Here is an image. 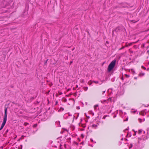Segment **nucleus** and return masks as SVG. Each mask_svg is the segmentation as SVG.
<instances>
[{
	"mask_svg": "<svg viewBox=\"0 0 149 149\" xmlns=\"http://www.w3.org/2000/svg\"><path fill=\"white\" fill-rule=\"evenodd\" d=\"M7 109L6 108L5 110V114L3 118V123H2L1 128H0V131L3 129L4 126L7 120Z\"/></svg>",
	"mask_w": 149,
	"mask_h": 149,
	"instance_id": "nucleus-1",
	"label": "nucleus"
},
{
	"mask_svg": "<svg viewBox=\"0 0 149 149\" xmlns=\"http://www.w3.org/2000/svg\"><path fill=\"white\" fill-rule=\"evenodd\" d=\"M116 62V61L114 60L112 61L110 63L108 67V72H110L113 69L115 66Z\"/></svg>",
	"mask_w": 149,
	"mask_h": 149,
	"instance_id": "nucleus-2",
	"label": "nucleus"
},
{
	"mask_svg": "<svg viewBox=\"0 0 149 149\" xmlns=\"http://www.w3.org/2000/svg\"><path fill=\"white\" fill-rule=\"evenodd\" d=\"M147 137L145 136H143L141 138H138V143L140 142V141H144L147 139Z\"/></svg>",
	"mask_w": 149,
	"mask_h": 149,
	"instance_id": "nucleus-3",
	"label": "nucleus"
},
{
	"mask_svg": "<svg viewBox=\"0 0 149 149\" xmlns=\"http://www.w3.org/2000/svg\"><path fill=\"white\" fill-rule=\"evenodd\" d=\"M146 110H143L139 112V114L143 116H144L146 114Z\"/></svg>",
	"mask_w": 149,
	"mask_h": 149,
	"instance_id": "nucleus-4",
	"label": "nucleus"
},
{
	"mask_svg": "<svg viewBox=\"0 0 149 149\" xmlns=\"http://www.w3.org/2000/svg\"><path fill=\"white\" fill-rule=\"evenodd\" d=\"M130 112L131 113L133 114H134L135 113L137 112V111L136 109H132L131 110Z\"/></svg>",
	"mask_w": 149,
	"mask_h": 149,
	"instance_id": "nucleus-5",
	"label": "nucleus"
},
{
	"mask_svg": "<svg viewBox=\"0 0 149 149\" xmlns=\"http://www.w3.org/2000/svg\"><path fill=\"white\" fill-rule=\"evenodd\" d=\"M138 120L140 123H141L145 121V119L143 118L142 119L139 118L138 119Z\"/></svg>",
	"mask_w": 149,
	"mask_h": 149,
	"instance_id": "nucleus-6",
	"label": "nucleus"
},
{
	"mask_svg": "<svg viewBox=\"0 0 149 149\" xmlns=\"http://www.w3.org/2000/svg\"><path fill=\"white\" fill-rule=\"evenodd\" d=\"M69 100L70 102H72V104H74V99H69Z\"/></svg>",
	"mask_w": 149,
	"mask_h": 149,
	"instance_id": "nucleus-7",
	"label": "nucleus"
},
{
	"mask_svg": "<svg viewBox=\"0 0 149 149\" xmlns=\"http://www.w3.org/2000/svg\"><path fill=\"white\" fill-rule=\"evenodd\" d=\"M145 74V73H140L139 74V76L141 77L142 76H143Z\"/></svg>",
	"mask_w": 149,
	"mask_h": 149,
	"instance_id": "nucleus-8",
	"label": "nucleus"
},
{
	"mask_svg": "<svg viewBox=\"0 0 149 149\" xmlns=\"http://www.w3.org/2000/svg\"><path fill=\"white\" fill-rule=\"evenodd\" d=\"M56 124H57L58 127L61 126L60 124V122L59 121H57L56 122Z\"/></svg>",
	"mask_w": 149,
	"mask_h": 149,
	"instance_id": "nucleus-9",
	"label": "nucleus"
},
{
	"mask_svg": "<svg viewBox=\"0 0 149 149\" xmlns=\"http://www.w3.org/2000/svg\"><path fill=\"white\" fill-rule=\"evenodd\" d=\"M64 110V109L62 107H61L58 111V112L63 111Z\"/></svg>",
	"mask_w": 149,
	"mask_h": 149,
	"instance_id": "nucleus-10",
	"label": "nucleus"
},
{
	"mask_svg": "<svg viewBox=\"0 0 149 149\" xmlns=\"http://www.w3.org/2000/svg\"><path fill=\"white\" fill-rule=\"evenodd\" d=\"M92 127H93L96 128L97 127V125L95 124H93L92 125Z\"/></svg>",
	"mask_w": 149,
	"mask_h": 149,
	"instance_id": "nucleus-11",
	"label": "nucleus"
},
{
	"mask_svg": "<svg viewBox=\"0 0 149 149\" xmlns=\"http://www.w3.org/2000/svg\"><path fill=\"white\" fill-rule=\"evenodd\" d=\"M123 91L122 90V93H118V95H121L122 94H123Z\"/></svg>",
	"mask_w": 149,
	"mask_h": 149,
	"instance_id": "nucleus-12",
	"label": "nucleus"
},
{
	"mask_svg": "<svg viewBox=\"0 0 149 149\" xmlns=\"http://www.w3.org/2000/svg\"><path fill=\"white\" fill-rule=\"evenodd\" d=\"M28 124H29V123H25L24 124V126H26V125H27Z\"/></svg>",
	"mask_w": 149,
	"mask_h": 149,
	"instance_id": "nucleus-13",
	"label": "nucleus"
},
{
	"mask_svg": "<svg viewBox=\"0 0 149 149\" xmlns=\"http://www.w3.org/2000/svg\"><path fill=\"white\" fill-rule=\"evenodd\" d=\"M131 71L133 73H134L135 72L134 70L133 69H131Z\"/></svg>",
	"mask_w": 149,
	"mask_h": 149,
	"instance_id": "nucleus-14",
	"label": "nucleus"
},
{
	"mask_svg": "<svg viewBox=\"0 0 149 149\" xmlns=\"http://www.w3.org/2000/svg\"><path fill=\"white\" fill-rule=\"evenodd\" d=\"M125 76L126 77L128 78L130 77L129 75H127V74H125Z\"/></svg>",
	"mask_w": 149,
	"mask_h": 149,
	"instance_id": "nucleus-15",
	"label": "nucleus"
},
{
	"mask_svg": "<svg viewBox=\"0 0 149 149\" xmlns=\"http://www.w3.org/2000/svg\"><path fill=\"white\" fill-rule=\"evenodd\" d=\"M37 124H35L33 125V127H37Z\"/></svg>",
	"mask_w": 149,
	"mask_h": 149,
	"instance_id": "nucleus-16",
	"label": "nucleus"
},
{
	"mask_svg": "<svg viewBox=\"0 0 149 149\" xmlns=\"http://www.w3.org/2000/svg\"><path fill=\"white\" fill-rule=\"evenodd\" d=\"M107 116V115L105 116H103V118L104 119H105L107 116Z\"/></svg>",
	"mask_w": 149,
	"mask_h": 149,
	"instance_id": "nucleus-17",
	"label": "nucleus"
},
{
	"mask_svg": "<svg viewBox=\"0 0 149 149\" xmlns=\"http://www.w3.org/2000/svg\"><path fill=\"white\" fill-rule=\"evenodd\" d=\"M98 105H95L94 106V109H95L96 107H98Z\"/></svg>",
	"mask_w": 149,
	"mask_h": 149,
	"instance_id": "nucleus-18",
	"label": "nucleus"
},
{
	"mask_svg": "<svg viewBox=\"0 0 149 149\" xmlns=\"http://www.w3.org/2000/svg\"><path fill=\"white\" fill-rule=\"evenodd\" d=\"M58 103V101H56V102H55V105H56Z\"/></svg>",
	"mask_w": 149,
	"mask_h": 149,
	"instance_id": "nucleus-19",
	"label": "nucleus"
},
{
	"mask_svg": "<svg viewBox=\"0 0 149 149\" xmlns=\"http://www.w3.org/2000/svg\"><path fill=\"white\" fill-rule=\"evenodd\" d=\"M24 137V136L22 135L21 138H20V139H22Z\"/></svg>",
	"mask_w": 149,
	"mask_h": 149,
	"instance_id": "nucleus-20",
	"label": "nucleus"
},
{
	"mask_svg": "<svg viewBox=\"0 0 149 149\" xmlns=\"http://www.w3.org/2000/svg\"><path fill=\"white\" fill-rule=\"evenodd\" d=\"M95 83H96V84H97V83H98V82L97 81H93Z\"/></svg>",
	"mask_w": 149,
	"mask_h": 149,
	"instance_id": "nucleus-21",
	"label": "nucleus"
},
{
	"mask_svg": "<svg viewBox=\"0 0 149 149\" xmlns=\"http://www.w3.org/2000/svg\"><path fill=\"white\" fill-rule=\"evenodd\" d=\"M142 130H139V131H138V132L139 133H141V132H142Z\"/></svg>",
	"mask_w": 149,
	"mask_h": 149,
	"instance_id": "nucleus-22",
	"label": "nucleus"
},
{
	"mask_svg": "<svg viewBox=\"0 0 149 149\" xmlns=\"http://www.w3.org/2000/svg\"><path fill=\"white\" fill-rule=\"evenodd\" d=\"M141 67H142L143 69H144L145 70V69H146V68L145 67H144V66H141Z\"/></svg>",
	"mask_w": 149,
	"mask_h": 149,
	"instance_id": "nucleus-23",
	"label": "nucleus"
},
{
	"mask_svg": "<svg viewBox=\"0 0 149 149\" xmlns=\"http://www.w3.org/2000/svg\"><path fill=\"white\" fill-rule=\"evenodd\" d=\"M131 146L130 147V148H131L133 146V145L132 144H130Z\"/></svg>",
	"mask_w": 149,
	"mask_h": 149,
	"instance_id": "nucleus-24",
	"label": "nucleus"
},
{
	"mask_svg": "<svg viewBox=\"0 0 149 149\" xmlns=\"http://www.w3.org/2000/svg\"><path fill=\"white\" fill-rule=\"evenodd\" d=\"M106 102V100H104V101H103V102L102 101V100H101V102L102 103H103L104 102Z\"/></svg>",
	"mask_w": 149,
	"mask_h": 149,
	"instance_id": "nucleus-25",
	"label": "nucleus"
},
{
	"mask_svg": "<svg viewBox=\"0 0 149 149\" xmlns=\"http://www.w3.org/2000/svg\"><path fill=\"white\" fill-rule=\"evenodd\" d=\"M148 133H149V127L147 129Z\"/></svg>",
	"mask_w": 149,
	"mask_h": 149,
	"instance_id": "nucleus-26",
	"label": "nucleus"
},
{
	"mask_svg": "<svg viewBox=\"0 0 149 149\" xmlns=\"http://www.w3.org/2000/svg\"><path fill=\"white\" fill-rule=\"evenodd\" d=\"M133 131H134V135H135L136 134V132H135L134 130H133Z\"/></svg>",
	"mask_w": 149,
	"mask_h": 149,
	"instance_id": "nucleus-27",
	"label": "nucleus"
},
{
	"mask_svg": "<svg viewBox=\"0 0 149 149\" xmlns=\"http://www.w3.org/2000/svg\"><path fill=\"white\" fill-rule=\"evenodd\" d=\"M90 140H91V141L92 142H93V140L92 139H90Z\"/></svg>",
	"mask_w": 149,
	"mask_h": 149,
	"instance_id": "nucleus-28",
	"label": "nucleus"
},
{
	"mask_svg": "<svg viewBox=\"0 0 149 149\" xmlns=\"http://www.w3.org/2000/svg\"><path fill=\"white\" fill-rule=\"evenodd\" d=\"M124 48V47H123L122 48L120 49H123Z\"/></svg>",
	"mask_w": 149,
	"mask_h": 149,
	"instance_id": "nucleus-29",
	"label": "nucleus"
},
{
	"mask_svg": "<svg viewBox=\"0 0 149 149\" xmlns=\"http://www.w3.org/2000/svg\"><path fill=\"white\" fill-rule=\"evenodd\" d=\"M105 92V91H103L102 94H103Z\"/></svg>",
	"mask_w": 149,
	"mask_h": 149,
	"instance_id": "nucleus-30",
	"label": "nucleus"
},
{
	"mask_svg": "<svg viewBox=\"0 0 149 149\" xmlns=\"http://www.w3.org/2000/svg\"><path fill=\"white\" fill-rule=\"evenodd\" d=\"M72 63V61H71L70 62V64H71Z\"/></svg>",
	"mask_w": 149,
	"mask_h": 149,
	"instance_id": "nucleus-31",
	"label": "nucleus"
},
{
	"mask_svg": "<svg viewBox=\"0 0 149 149\" xmlns=\"http://www.w3.org/2000/svg\"><path fill=\"white\" fill-rule=\"evenodd\" d=\"M116 115H115V116H113V118H115L116 117Z\"/></svg>",
	"mask_w": 149,
	"mask_h": 149,
	"instance_id": "nucleus-32",
	"label": "nucleus"
},
{
	"mask_svg": "<svg viewBox=\"0 0 149 149\" xmlns=\"http://www.w3.org/2000/svg\"><path fill=\"white\" fill-rule=\"evenodd\" d=\"M69 115L70 116V115L69 114V113H67L66 114V115Z\"/></svg>",
	"mask_w": 149,
	"mask_h": 149,
	"instance_id": "nucleus-33",
	"label": "nucleus"
},
{
	"mask_svg": "<svg viewBox=\"0 0 149 149\" xmlns=\"http://www.w3.org/2000/svg\"><path fill=\"white\" fill-rule=\"evenodd\" d=\"M134 79H137V77H135L134 78Z\"/></svg>",
	"mask_w": 149,
	"mask_h": 149,
	"instance_id": "nucleus-34",
	"label": "nucleus"
},
{
	"mask_svg": "<svg viewBox=\"0 0 149 149\" xmlns=\"http://www.w3.org/2000/svg\"><path fill=\"white\" fill-rule=\"evenodd\" d=\"M68 104L69 105H70V104H71V103L70 102V103H68Z\"/></svg>",
	"mask_w": 149,
	"mask_h": 149,
	"instance_id": "nucleus-35",
	"label": "nucleus"
},
{
	"mask_svg": "<svg viewBox=\"0 0 149 149\" xmlns=\"http://www.w3.org/2000/svg\"><path fill=\"white\" fill-rule=\"evenodd\" d=\"M17 137V136H16L15 137V138H14V139H15Z\"/></svg>",
	"mask_w": 149,
	"mask_h": 149,
	"instance_id": "nucleus-36",
	"label": "nucleus"
},
{
	"mask_svg": "<svg viewBox=\"0 0 149 149\" xmlns=\"http://www.w3.org/2000/svg\"><path fill=\"white\" fill-rule=\"evenodd\" d=\"M21 139H20V138L18 140V141H20Z\"/></svg>",
	"mask_w": 149,
	"mask_h": 149,
	"instance_id": "nucleus-37",
	"label": "nucleus"
},
{
	"mask_svg": "<svg viewBox=\"0 0 149 149\" xmlns=\"http://www.w3.org/2000/svg\"><path fill=\"white\" fill-rule=\"evenodd\" d=\"M121 79H122V80H123V77H122V78H121Z\"/></svg>",
	"mask_w": 149,
	"mask_h": 149,
	"instance_id": "nucleus-38",
	"label": "nucleus"
},
{
	"mask_svg": "<svg viewBox=\"0 0 149 149\" xmlns=\"http://www.w3.org/2000/svg\"><path fill=\"white\" fill-rule=\"evenodd\" d=\"M78 139L79 140V141H80V139L79 138H78Z\"/></svg>",
	"mask_w": 149,
	"mask_h": 149,
	"instance_id": "nucleus-39",
	"label": "nucleus"
},
{
	"mask_svg": "<svg viewBox=\"0 0 149 149\" xmlns=\"http://www.w3.org/2000/svg\"><path fill=\"white\" fill-rule=\"evenodd\" d=\"M81 136H83H83H83V135H82H82H81Z\"/></svg>",
	"mask_w": 149,
	"mask_h": 149,
	"instance_id": "nucleus-40",
	"label": "nucleus"
},
{
	"mask_svg": "<svg viewBox=\"0 0 149 149\" xmlns=\"http://www.w3.org/2000/svg\"><path fill=\"white\" fill-rule=\"evenodd\" d=\"M87 89H88V88H86V90H87Z\"/></svg>",
	"mask_w": 149,
	"mask_h": 149,
	"instance_id": "nucleus-41",
	"label": "nucleus"
},
{
	"mask_svg": "<svg viewBox=\"0 0 149 149\" xmlns=\"http://www.w3.org/2000/svg\"><path fill=\"white\" fill-rule=\"evenodd\" d=\"M91 146L93 147V146L92 145H91Z\"/></svg>",
	"mask_w": 149,
	"mask_h": 149,
	"instance_id": "nucleus-42",
	"label": "nucleus"
}]
</instances>
